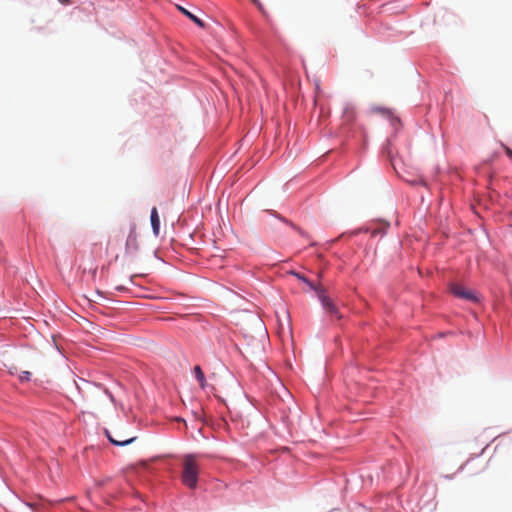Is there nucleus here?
I'll use <instances>...</instances> for the list:
<instances>
[{"label": "nucleus", "mask_w": 512, "mask_h": 512, "mask_svg": "<svg viewBox=\"0 0 512 512\" xmlns=\"http://www.w3.org/2000/svg\"><path fill=\"white\" fill-rule=\"evenodd\" d=\"M182 466L181 480L183 484L190 489H195L197 487L198 474L200 471L197 456L193 454L185 455Z\"/></svg>", "instance_id": "f257e3e1"}, {"label": "nucleus", "mask_w": 512, "mask_h": 512, "mask_svg": "<svg viewBox=\"0 0 512 512\" xmlns=\"http://www.w3.org/2000/svg\"><path fill=\"white\" fill-rule=\"evenodd\" d=\"M262 378L266 382L265 388L270 392H277V388H282V383L277 374L266 364H263L261 370Z\"/></svg>", "instance_id": "f03ea898"}, {"label": "nucleus", "mask_w": 512, "mask_h": 512, "mask_svg": "<svg viewBox=\"0 0 512 512\" xmlns=\"http://www.w3.org/2000/svg\"><path fill=\"white\" fill-rule=\"evenodd\" d=\"M299 279L307 282L312 289L318 292V296L322 303V306L329 314L334 315L337 318L341 317L338 313L335 304L331 301V299L328 296L324 294L322 289H318L312 283L308 282L304 277L299 276Z\"/></svg>", "instance_id": "7ed1b4c3"}, {"label": "nucleus", "mask_w": 512, "mask_h": 512, "mask_svg": "<svg viewBox=\"0 0 512 512\" xmlns=\"http://www.w3.org/2000/svg\"><path fill=\"white\" fill-rule=\"evenodd\" d=\"M450 292L458 298L465 299V300H468L471 302H477L479 300V298L473 291L467 290L465 287H463L460 284H456V283L451 284Z\"/></svg>", "instance_id": "20e7f679"}, {"label": "nucleus", "mask_w": 512, "mask_h": 512, "mask_svg": "<svg viewBox=\"0 0 512 512\" xmlns=\"http://www.w3.org/2000/svg\"><path fill=\"white\" fill-rule=\"evenodd\" d=\"M139 249L138 235L135 227L130 229V232L126 239L125 251L129 255L135 254Z\"/></svg>", "instance_id": "39448f33"}, {"label": "nucleus", "mask_w": 512, "mask_h": 512, "mask_svg": "<svg viewBox=\"0 0 512 512\" xmlns=\"http://www.w3.org/2000/svg\"><path fill=\"white\" fill-rule=\"evenodd\" d=\"M105 434L109 441L116 446H125L136 440V436H128L124 434L118 433L116 437H114L109 430H105Z\"/></svg>", "instance_id": "423d86ee"}, {"label": "nucleus", "mask_w": 512, "mask_h": 512, "mask_svg": "<svg viewBox=\"0 0 512 512\" xmlns=\"http://www.w3.org/2000/svg\"><path fill=\"white\" fill-rule=\"evenodd\" d=\"M150 221L154 235L158 236L160 231V218L156 207H153L151 210Z\"/></svg>", "instance_id": "0eeeda50"}, {"label": "nucleus", "mask_w": 512, "mask_h": 512, "mask_svg": "<svg viewBox=\"0 0 512 512\" xmlns=\"http://www.w3.org/2000/svg\"><path fill=\"white\" fill-rule=\"evenodd\" d=\"M356 118V112L352 105H346L343 110L342 119L345 124H351Z\"/></svg>", "instance_id": "6e6552de"}, {"label": "nucleus", "mask_w": 512, "mask_h": 512, "mask_svg": "<svg viewBox=\"0 0 512 512\" xmlns=\"http://www.w3.org/2000/svg\"><path fill=\"white\" fill-rule=\"evenodd\" d=\"M178 9L184 14L186 15L189 19H191L195 24H197L198 26L200 27H204V23L202 20H200L198 17H196L194 14L190 13L188 10H186L185 8L181 7V6H178Z\"/></svg>", "instance_id": "1a4fd4ad"}, {"label": "nucleus", "mask_w": 512, "mask_h": 512, "mask_svg": "<svg viewBox=\"0 0 512 512\" xmlns=\"http://www.w3.org/2000/svg\"><path fill=\"white\" fill-rule=\"evenodd\" d=\"M194 374L196 379L198 380L201 388L205 387V376L200 366L194 367Z\"/></svg>", "instance_id": "9d476101"}, {"label": "nucleus", "mask_w": 512, "mask_h": 512, "mask_svg": "<svg viewBox=\"0 0 512 512\" xmlns=\"http://www.w3.org/2000/svg\"><path fill=\"white\" fill-rule=\"evenodd\" d=\"M258 337L261 341L269 340V336L265 327L261 328L258 326Z\"/></svg>", "instance_id": "9b49d317"}, {"label": "nucleus", "mask_w": 512, "mask_h": 512, "mask_svg": "<svg viewBox=\"0 0 512 512\" xmlns=\"http://www.w3.org/2000/svg\"><path fill=\"white\" fill-rule=\"evenodd\" d=\"M506 454V462L508 465L512 466V443L507 446Z\"/></svg>", "instance_id": "f8f14e48"}, {"label": "nucleus", "mask_w": 512, "mask_h": 512, "mask_svg": "<svg viewBox=\"0 0 512 512\" xmlns=\"http://www.w3.org/2000/svg\"><path fill=\"white\" fill-rule=\"evenodd\" d=\"M29 376H30V372L25 371V372H23V374L20 376V378H21V380H28V379H29Z\"/></svg>", "instance_id": "ddd939ff"}, {"label": "nucleus", "mask_w": 512, "mask_h": 512, "mask_svg": "<svg viewBox=\"0 0 512 512\" xmlns=\"http://www.w3.org/2000/svg\"><path fill=\"white\" fill-rule=\"evenodd\" d=\"M506 153L509 157H512V150L509 148H506Z\"/></svg>", "instance_id": "4468645a"}, {"label": "nucleus", "mask_w": 512, "mask_h": 512, "mask_svg": "<svg viewBox=\"0 0 512 512\" xmlns=\"http://www.w3.org/2000/svg\"><path fill=\"white\" fill-rule=\"evenodd\" d=\"M253 3H256V0H251Z\"/></svg>", "instance_id": "2eb2a0df"}]
</instances>
